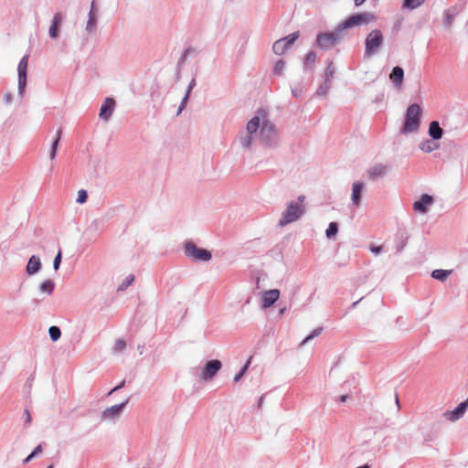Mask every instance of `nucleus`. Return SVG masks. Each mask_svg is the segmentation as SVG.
<instances>
[{"label": "nucleus", "instance_id": "nucleus-1", "mask_svg": "<svg viewBox=\"0 0 468 468\" xmlns=\"http://www.w3.org/2000/svg\"><path fill=\"white\" fill-rule=\"evenodd\" d=\"M261 113L263 115L259 128L260 142L264 147L276 148L280 145L278 129L276 125L267 118L264 111Z\"/></svg>", "mask_w": 468, "mask_h": 468}, {"label": "nucleus", "instance_id": "nucleus-2", "mask_svg": "<svg viewBox=\"0 0 468 468\" xmlns=\"http://www.w3.org/2000/svg\"><path fill=\"white\" fill-rule=\"evenodd\" d=\"M421 112L422 110L419 104H410L405 112L404 122L399 133L405 135L417 133L420 126Z\"/></svg>", "mask_w": 468, "mask_h": 468}, {"label": "nucleus", "instance_id": "nucleus-3", "mask_svg": "<svg viewBox=\"0 0 468 468\" xmlns=\"http://www.w3.org/2000/svg\"><path fill=\"white\" fill-rule=\"evenodd\" d=\"M305 211L303 204L290 201L286 204V208L282 212L278 225L285 227L290 223L295 222L304 215Z\"/></svg>", "mask_w": 468, "mask_h": 468}, {"label": "nucleus", "instance_id": "nucleus-4", "mask_svg": "<svg viewBox=\"0 0 468 468\" xmlns=\"http://www.w3.org/2000/svg\"><path fill=\"white\" fill-rule=\"evenodd\" d=\"M383 43L384 37L381 30L373 29L366 37L364 56L366 58H370L378 54Z\"/></svg>", "mask_w": 468, "mask_h": 468}, {"label": "nucleus", "instance_id": "nucleus-5", "mask_svg": "<svg viewBox=\"0 0 468 468\" xmlns=\"http://www.w3.org/2000/svg\"><path fill=\"white\" fill-rule=\"evenodd\" d=\"M184 253L186 258L194 261H209L212 258V254L209 250L202 248H198L191 240H186L183 246Z\"/></svg>", "mask_w": 468, "mask_h": 468}, {"label": "nucleus", "instance_id": "nucleus-6", "mask_svg": "<svg viewBox=\"0 0 468 468\" xmlns=\"http://www.w3.org/2000/svg\"><path fill=\"white\" fill-rule=\"evenodd\" d=\"M261 112L263 110L258 112V115L252 117L246 125L247 134L240 135L239 144L243 148L250 149L253 143V134H255L261 125Z\"/></svg>", "mask_w": 468, "mask_h": 468}, {"label": "nucleus", "instance_id": "nucleus-7", "mask_svg": "<svg viewBox=\"0 0 468 468\" xmlns=\"http://www.w3.org/2000/svg\"><path fill=\"white\" fill-rule=\"evenodd\" d=\"M377 18L376 16L368 12L365 13H357L350 16L347 17L345 21H343L340 25V29L344 31L345 29L362 26V25H368L370 23L376 22Z\"/></svg>", "mask_w": 468, "mask_h": 468}, {"label": "nucleus", "instance_id": "nucleus-8", "mask_svg": "<svg viewBox=\"0 0 468 468\" xmlns=\"http://www.w3.org/2000/svg\"><path fill=\"white\" fill-rule=\"evenodd\" d=\"M342 32L338 26L334 32L319 33L316 36L314 46L321 49H329L342 38Z\"/></svg>", "mask_w": 468, "mask_h": 468}, {"label": "nucleus", "instance_id": "nucleus-9", "mask_svg": "<svg viewBox=\"0 0 468 468\" xmlns=\"http://www.w3.org/2000/svg\"><path fill=\"white\" fill-rule=\"evenodd\" d=\"M300 32L295 31L284 37H282L275 41L272 46L273 53L276 55H282L284 54L292 45L293 43L299 38Z\"/></svg>", "mask_w": 468, "mask_h": 468}, {"label": "nucleus", "instance_id": "nucleus-10", "mask_svg": "<svg viewBox=\"0 0 468 468\" xmlns=\"http://www.w3.org/2000/svg\"><path fill=\"white\" fill-rule=\"evenodd\" d=\"M29 55L26 54L20 59L17 66V75H18V95L23 97L25 89L27 87V65H28Z\"/></svg>", "mask_w": 468, "mask_h": 468}, {"label": "nucleus", "instance_id": "nucleus-11", "mask_svg": "<svg viewBox=\"0 0 468 468\" xmlns=\"http://www.w3.org/2000/svg\"><path fill=\"white\" fill-rule=\"evenodd\" d=\"M222 363L218 359L208 360L201 372V378L204 381L211 380L221 369Z\"/></svg>", "mask_w": 468, "mask_h": 468}, {"label": "nucleus", "instance_id": "nucleus-12", "mask_svg": "<svg viewBox=\"0 0 468 468\" xmlns=\"http://www.w3.org/2000/svg\"><path fill=\"white\" fill-rule=\"evenodd\" d=\"M130 398L128 397L124 401L120 404L113 405L112 407L106 408L101 412V420H112L118 419L126 405L128 404Z\"/></svg>", "mask_w": 468, "mask_h": 468}, {"label": "nucleus", "instance_id": "nucleus-13", "mask_svg": "<svg viewBox=\"0 0 468 468\" xmlns=\"http://www.w3.org/2000/svg\"><path fill=\"white\" fill-rule=\"evenodd\" d=\"M65 16L61 12H56L51 19L48 28V36L51 39H57L59 37V29L64 22Z\"/></svg>", "mask_w": 468, "mask_h": 468}, {"label": "nucleus", "instance_id": "nucleus-14", "mask_svg": "<svg viewBox=\"0 0 468 468\" xmlns=\"http://www.w3.org/2000/svg\"><path fill=\"white\" fill-rule=\"evenodd\" d=\"M468 410V399L461 402L454 410H447L443 413V417L450 421H457L462 419Z\"/></svg>", "mask_w": 468, "mask_h": 468}, {"label": "nucleus", "instance_id": "nucleus-15", "mask_svg": "<svg viewBox=\"0 0 468 468\" xmlns=\"http://www.w3.org/2000/svg\"><path fill=\"white\" fill-rule=\"evenodd\" d=\"M115 108V101L112 98H106L101 106L99 116L107 122L112 117Z\"/></svg>", "mask_w": 468, "mask_h": 468}, {"label": "nucleus", "instance_id": "nucleus-16", "mask_svg": "<svg viewBox=\"0 0 468 468\" xmlns=\"http://www.w3.org/2000/svg\"><path fill=\"white\" fill-rule=\"evenodd\" d=\"M388 171V166L383 164H376L367 170V177L375 181L378 178L384 177Z\"/></svg>", "mask_w": 468, "mask_h": 468}, {"label": "nucleus", "instance_id": "nucleus-17", "mask_svg": "<svg viewBox=\"0 0 468 468\" xmlns=\"http://www.w3.org/2000/svg\"><path fill=\"white\" fill-rule=\"evenodd\" d=\"M433 202V197L428 194H423L420 198L414 202L413 208L420 213H427L428 207Z\"/></svg>", "mask_w": 468, "mask_h": 468}, {"label": "nucleus", "instance_id": "nucleus-18", "mask_svg": "<svg viewBox=\"0 0 468 468\" xmlns=\"http://www.w3.org/2000/svg\"><path fill=\"white\" fill-rule=\"evenodd\" d=\"M280 297V291L278 289H271L266 291L262 296V308L267 309L272 306Z\"/></svg>", "mask_w": 468, "mask_h": 468}, {"label": "nucleus", "instance_id": "nucleus-19", "mask_svg": "<svg viewBox=\"0 0 468 468\" xmlns=\"http://www.w3.org/2000/svg\"><path fill=\"white\" fill-rule=\"evenodd\" d=\"M363 188H364V184L360 181H356L352 185L351 200H352V203L356 207H358L360 205Z\"/></svg>", "mask_w": 468, "mask_h": 468}, {"label": "nucleus", "instance_id": "nucleus-20", "mask_svg": "<svg viewBox=\"0 0 468 468\" xmlns=\"http://www.w3.org/2000/svg\"><path fill=\"white\" fill-rule=\"evenodd\" d=\"M41 261L38 256L32 255L26 267V271L28 275H34L37 273L41 269Z\"/></svg>", "mask_w": 468, "mask_h": 468}, {"label": "nucleus", "instance_id": "nucleus-21", "mask_svg": "<svg viewBox=\"0 0 468 468\" xmlns=\"http://www.w3.org/2000/svg\"><path fill=\"white\" fill-rule=\"evenodd\" d=\"M389 80L396 88H400L404 80V70L401 67L396 66L392 69Z\"/></svg>", "mask_w": 468, "mask_h": 468}, {"label": "nucleus", "instance_id": "nucleus-22", "mask_svg": "<svg viewBox=\"0 0 468 468\" xmlns=\"http://www.w3.org/2000/svg\"><path fill=\"white\" fill-rule=\"evenodd\" d=\"M409 235L405 229H399L396 233V250L399 253L407 245Z\"/></svg>", "mask_w": 468, "mask_h": 468}, {"label": "nucleus", "instance_id": "nucleus-23", "mask_svg": "<svg viewBox=\"0 0 468 468\" xmlns=\"http://www.w3.org/2000/svg\"><path fill=\"white\" fill-rule=\"evenodd\" d=\"M429 135L434 140H440L442 137L443 130L437 121H432L429 125Z\"/></svg>", "mask_w": 468, "mask_h": 468}, {"label": "nucleus", "instance_id": "nucleus-24", "mask_svg": "<svg viewBox=\"0 0 468 468\" xmlns=\"http://www.w3.org/2000/svg\"><path fill=\"white\" fill-rule=\"evenodd\" d=\"M61 136H62V129L59 128L57 130L56 135H55V137L52 141V144L50 145L49 154H48L50 160H54L57 156L58 147V144L61 140Z\"/></svg>", "mask_w": 468, "mask_h": 468}, {"label": "nucleus", "instance_id": "nucleus-25", "mask_svg": "<svg viewBox=\"0 0 468 468\" xmlns=\"http://www.w3.org/2000/svg\"><path fill=\"white\" fill-rule=\"evenodd\" d=\"M316 61V54L314 51H309L303 59V70L312 71L314 68Z\"/></svg>", "mask_w": 468, "mask_h": 468}, {"label": "nucleus", "instance_id": "nucleus-26", "mask_svg": "<svg viewBox=\"0 0 468 468\" xmlns=\"http://www.w3.org/2000/svg\"><path fill=\"white\" fill-rule=\"evenodd\" d=\"M197 54V51L196 48H194L192 47L186 48L183 51V53L181 54L179 59L177 61V68L179 69H182L185 66L187 58L190 56H196Z\"/></svg>", "mask_w": 468, "mask_h": 468}, {"label": "nucleus", "instance_id": "nucleus-27", "mask_svg": "<svg viewBox=\"0 0 468 468\" xmlns=\"http://www.w3.org/2000/svg\"><path fill=\"white\" fill-rule=\"evenodd\" d=\"M196 84H197L196 83V79L193 78L191 80V81L189 82L188 87H187L186 91V94L183 97L182 101H181V103H180V105L178 107L177 113H176L177 115H179L182 112V111L185 109L186 104V102L188 101L190 92L196 87Z\"/></svg>", "mask_w": 468, "mask_h": 468}, {"label": "nucleus", "instance_id": "nucleus-28", "mask_svg": "<svg viewBox=\"0 0 468 468\" xmlns=\"http://www.w3.org/2000/svg\"><path fill=\"white\" fill-rule=\"evenodd\" d=\"M96 24H97V19H96L95 13L92 9H90L89 12V15H88V21L86 24L85 30L88 33H92L96 29Z\"/></svg>", "mask_w": 468, "mask_h": 468}, {"label": "nucleus", "instance_id": "nucleus-29", "mask_svg": "<svg viewBox=\"0 0 468 468\" xmlns=\"http://www.w3.org/2000/svg\"><path fill=\"white\" fill-rule=\"evenodd\" d=\"M452 270H441V269H437V270H434L432 272H431V277L435 280H438L440 282H444L446 281V279L450 276V274L452 273Z\"/></svg>", "mask_w": 468, "mask_h": 468}, {"label": "nucleus", "instance_id": "nucleus-30", "mask_svg": "<svg viewBox=\"0 0 468 468\" xmlns=\"http://www.w3.org/2000/svg\"><path fill=\"white\" fill-rule=\"evenodd\" d=\"M335 74V67L333 61H329L327 63L325 71H324V80L328 82H332L334 76Z\"/></svg>", "mask_w": 468, "mask_h": 468}, {"label": "nucleus", "instance_id": "nucleus-31", "mask_svg": "<svg viewBox=\"0 0 468 468\" xmlns=\"http://www.w3.org/2000/svg\"><path fill=\"white\" fill-rule=\"evenodd\" d=\"M420 148L421 151L425 153H431L432 151L439 148V144L430 140H427L420 144Z\"/></svg>", "mask_w": 468, "mask_h": 468}, {"label": "nucleus", "instance_id": "nucleus-32", "mask_svg": "<svg viewBox=\"0 0 468 468\" xmlns=\"http://www.w3.org/2000/svg\"><path fill=\"white\" fill-rule=\"evenodd\" d=\"M425 0H404L402 4V8L413 10L420 6Z\"/></svg>", "mask_w": 468, "mask_h": 468}, {"label": "nucleus", "instance_id": "nucleus-33", "mask_svg": "<svg viewBox=\"0 0 468 468\" xmlns=\"http://www.w3.org/2000/svg\"><path fill=\"white\" fill-rule=\"evenodd\" d=\"M55 283L51 280H47L40 284V291L51 294L54 291Z\"/></svg>", "mask_w": 468, "mask_h": 468}, {"label": "nucleus", "instance_id": "nucleus-34", "mask_svg": "<svg viewBox=\"0 0 468 468\" xmlns=\"http://www.w3.org/2000/svg\"><path fill=\"white\" fill-rule=\"evenodd\" d=\"M323 327H317L314 329L300 344V346H303L309 341L313 340L316 336L320 335L322 334Z\"/></svg>", "mask_w": 468, "mask_h": 468}, {"label": "nucleus", "instance_id": "nucleus-35", "mask_svg": "<svg viewBox=\"0 0 468 468\" xmlns=\"http://www.w3.org/2000/svg\"><path fill=\"white\" fill-rule=\"evenodd\" d=\"M330 89H331V82L324 80V82L319 85V87L316 90V94L318 96H326Z\"/></svg>", "mask_w": 468, "mask_h": 468}, {"label": "nucleus", "instance_id": "nucleus-36", "mask_svg": "<svg viewBox=\"0 0 468 468\" xmlns=\"http://www.w3.org/2000/svg\"><path fill=\"white\" fill-rule=\"evenodd\" d=\"M338 232V224L336 222H330L325 231V235L328 239L334 238Z\"/></svg>", "mask_w": 468, "mask_h": 468}, {"label": "nucleus", "instance_id": "nucleus-37", "mask_svg": "<svg viewBox=\"0 0 468 468\" xmlns=\"http://www.w3.org/2000/svg\"><path fill=\"white\" fill-rule=\"evenodd\" d=\"M49 337L53 342L58 341L60 338L61 331L59 327L53 325L48 329Z\"/></svg>", "mask_w": 468, "mask_h": 468}, {"label": "nucleus", "instance_id": "nucleus-38", "mask_svg": "<svg viewBox=\"0 0 468 468\" xmlns=\"http://www.w3.org/2000/svg\"><path fill=\"white\" fill-rule=\"evenodd\" d=\"M134 282V275L129 274L118 286V291H125Z\"/></svg>", "mask_w": 468, "mask_h": 468}, {"label": "nucleus", "instance_id": "nucleus-39", "mask_svg": "<svg viewBox=\"0 0 468 468\" xmlns=\"http://www.w3.org/2000/svg\"><path fill=\"white\" fill-rule=\"evenodd\" d=\"M285 65L286 63L283 59H279L273 67V73L277 76L282 75L285 69Z\"/></svg>", "mask_w": 468, "mask_h": 468}, {"label": "nucleus", "instance_id": "nucleus-40", "mask_svg": "<svg viewBox=\"0 0 468 468\" xmlns=\"http://www.w3.org/2000/svg\"><path fill=\"white\" fill-rule=\"evenodd\" d=\"M251 358H249V360L246 362V364L241 367V369L237 373L234 377V381L238 382L239 379L245 375L250 364Z\"/></svg>", "mask_w": 468, "mask_h": 468}, {"label": "nucleus", "instance_id": "nucleus-41", "mask_svg": "<svg viewBox=\"0 0 468 468\" xmlns=\"http://www.w3.org/2000/svg\"><path fill=\"white\" fill-rule=\"evenodd\" d=\"M444 16H445L444 25L449 27L452 26V23L454 19L455 14L452 13L450 9H448L444 12Z\"/></svg>", "mask_w": 468, "mask_h": 468}, {"label": "nucleus", "instance_id": "nucleus-42", "mask_svg": "<svg viewBox=\"0 0 468 468\" xmlns=\"http://www.w3.org/2000/svg\"><path fill=\"white\" fill-rule=\"evenodd\" d=\"M126 347V343L124 340L122 339H118L116 342H115V345L113 346V351L115 353H121L122 351H123Z\"/></svg>", "mask_w": 468, "mask_h": 468}, {"label": "nucleus", "instance_id": "nucleus-43", "mask_svg": "<svg viewBox=\"0 0 468 468\" xmlns=\"http://www.w3.org/2000/svg\"><path fill=\"white\" fill-rule=\"evenodd\" d=\"M42 452L41 445H37L32 452L23 461L24 463H29L37 453Z\"/></svg>", "mask_w": 468, "mask_h": 468}, {"label": "nucleus", "instance_id": "nucleus-44", "mask_svg": "<svg viewBox=\"0 0 468 468\" xmlns=\"http://www.w3.org/2000/svg\"><path fill=\"white\" fill-rule=\"evenodd\" d=\"M87 198H88L87 191L84 189L79 190L76 202L80 203V204H83L87 201Z\"/></svg>", "mask_w": 468, "mask_h": 468}, {"label": "nucleus", "instance_id": "nucleus-45", "mask_svg": "<svg viewBox=\"0 0 468 468\" xmlns=\"http://www.w3.org/2000/svg\"><path fill=\"white\" fill-rule=\"evenodd\" d=\"M61 260H62V254H61V250H59L53 261V268L55 271L58 270V268L61 264Z\"/></svg>", "mask_w": 468, "mask_h": 468}, {"label": "nucleus", "instance_id": "nucleus-46", "mask_svg": "<svg viewBox=\"0 0 468 468\" xmlns=\"http://www.w3.org/2000/svg\"><path fill=\"white\" fill-rule=\"evenodd\" d=\"M292 94L295 98H300L303 95V89L302 87H293L291 90Z\"/></svg>", "mask_w": 468, "mask_h": 468}, {"label": "nucleus", "instance_id": "nucleus-47", "mask_svg": "<svg viewBox=\"0 0 468 468\" xmlns=\"http://www.w3.org/2000/svg\"><path fill=\"white\" fill-rule=\"evenodd\" d=\"M12 101H13V96H12V94H11V93H5V94H4V96H3V101H4V103H5V104H10V103L12 102Z\"/></svg>", "mask_w": 468, "mask_h": 468}, {"label": "nucleus", "instance_id": "nucleus-48", "mask_svg": "<svg viewBox=\"0 0 468 468\" xmlns=\"http://www.w3.org/2000/svg\"><path fill=\"white\" fill-rule=\"evenodd\" d=\"M25 416V424L29 425L31 423V415L28 410H25L24 411Z\"/></svg>", "mask_w": 468, "mask_h": 468}, {"label": "nucleus", "instance_id": "nucleus-49", "mask_svg": "<svg viewBox=\"0 0 468 468\" xmlns=\"http://www.w3.org/2000/svg\"><path fill=\"white\" fill-rule=\"evenodd\" d=\"M370 251L375 255H378L382 251V246H372L370 247Z\"/></svg>", "mask_w": 468, "mask_h": 468}, {"label": "nucleus", "instance_id": "nucleus-50", "mask_svg": "<svg viewBox=\"0 0 468 468\" xmlns=\"http://www.w3.org/2000/svg\"><path fill=\"white\" fill-rule=\"evenodd\" d=\"M125 385V380H122L119 385H117L115 388H113L109 393L108 395H111L112 394L113 392L122 388Z\"/></svg>", "mask_w": 468, "mask_h": 468}, {"label": "nucleus", "instance_id": "nucleus-51", "mask_svg": "<svg viewBox=\"0 0 468 468\" xmlns=\"http://www.w3.org/2000/svg\"><path fill=\"white\" fill-rule=\"evenodd\" d=\"M304 199H305V197L303 195H302V196H299L297 198V201H294V202L303 204Z\"/></svg>", "mask_w": 468, "mask_h": 468}, {"label": "nucleus", "instance_id": "nucleus-52", "mask_svg": "<svg viewBox=\"0 0 468 468\" xmlns=\"http://www.w3.org/2000/svg\"><path fill=\"white\" fill-rule=\"evenodd\" d=\"M348 399H349L348 395H342V396L339 397V401L340 402H346Z\"/></svg>", "mask_w": 468, "mask_h": 468}, {"label": "nucleus", "instance_id": "nucleus-53", "mask_svg": "<svg viewBox=\"0 0 468 468\" xmlns=\"http://www.w3.org/2000/svg\"><path fill=\"white\" fill-rule=\"evenodd\" d=\"M366 0H354L356 6H360Z\"/></svg>", "mask_w": 468, "mask_h": 468}, {"label": "nucleus", "instance_id": "nucleus-54", "mask_svg": "<svg viewBox=\"0 0 468 468\" xmlns=\"http://www.w3.org/2000/svg\"><path fill=\"white\" fill-rule=\"evenodd\" d=\"M356 468H369V465L368 464H364V465L358 466Z\"/></svg>", "mask_w": 468, "mask_h": 468}, {"label": "nucleus", "instance_id": "nucleus-55", "mask_svg": "<svg viewBox=\"0 0 468 468\" xmlns=\"http://www.w3.org/2000/svg\"><path fill=\"white\" fill-rule=\"evenodd\" d=\"M94 6H95V2L92 1L91 2V5H90V9H92L94 11Z\"/></svg>", "mask_w": 468, "mask_h": 468}, {"label": "nucleus", "instance_id": "nucleus-56", "mask_svg": "<svg viewBox=\"0 0 468 468\" xmlns=\"http://www.w3.org/2000/svg\"><path fill=\"white\" fill-rule=\"evenodd\" d=\"M262 400H263V397H261V398L259 399V407H261V404H262Z\"/></svg>", "mask_w": 468, "mask_h": 468}, {"label": "nucleus", "instance_id": "nucleus-57", "mask_svg": "<svg viewBox=\"0 0 468 468\" xmlns=\"http://www.w3.org/2000/svg\"><path fill=\"white\" fill-rule=\"evenodd\" d=\"M358 303H359V301H356V302L353 303L352 307L355 308L357 305Z\"/></svg>", "mask_w": 468, "mask_h": 468}, {"label": "nucleus", "instance_id": "nucleus-58", "mask_svg": "<svg viewBox=\"0 0 468 468\" xmlns=\"http://www.w3.org/2000/svg\"><path fill=\"white\" fill-rule=\"evenodd\" d=\"M396 403H397L398 407H399V397L398 396H396Z\"/></svg>", "mask_w": 468, "mask_h": 468}, {"label": "nucleus", "instance_id": "nucleus-59", "mask_svg": "<svg viewBox=\"0 0 468 468\" xmlns=\"http://www.w3.org/2000/svg\"><path fill=\"white\" fill-rule=\"evenodd\" d=\"M285 310H286L285 308L281 309V310H280V314H284Z\"/></svg>", "mask_w": 468, "mask_h": 468}, {"label": "nucleus", "instance_id": "nucleus-60", "mask_svg": "<svg viewBox=\"0 0 468 468\" xmlns=\"http://www.w3.org/2000/svg\"><path fill=\"white\" fill-rule=\"evenodd\" d=\"M47 468H54L53 464H49Z\"/></svg>", "mask_w": 468, "mask_h": 468}]
</instances>
